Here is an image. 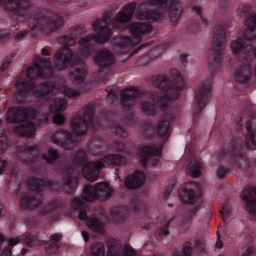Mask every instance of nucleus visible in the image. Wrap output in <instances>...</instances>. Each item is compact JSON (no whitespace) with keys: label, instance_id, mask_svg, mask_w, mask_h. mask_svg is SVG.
Instances as JSON below:
<instances>
[{"label":"nucleus","instance_id":"nucleus-1","mask_svg":"<svg viewBox=\"0 0 256 256\" xmlns=\"http://www.w3.org/2000/svg\"><path fill=\"white\" fill-rule=\"evenodd\" d=\"M52 68L50 60L44 56L42 58H36L34 61V66L28 68L24 77L21 74L16 84V98L20 102L25 100L26 95L30 92L38 96L50 95L54 90V86L48 81L42 82L39 87L34 89V78L38 76L48 78L52 74Z\"/></svg>","mask_w":256,"mask_h":256},{"label":"nucleus","instance_id":"nucleus-2","mask_svg":"<svg viewBox=\"0 0 256 256\" xmlns=\"http://www.w3.org/2000/svg\"><path fill=\"white\" fill-rule=\"evenodd\" d=\"M154 86L163 91V96L159 98L155 94H151L152 99L158 102L160 108L162 110H170L174 105L172 100L178 95V87L171 83L166 76H158Z\"/></svg>","mask_w":256,"mask_h":256},{"label":"nucleus","instance_id":"nucleus-3","mask_svg":"<svg viewBox=\"0 0 256 256\" xmlns=\"http://www.w3.org/2000/svg\"><path fill=\"white\" fill-rule=\"evenodd\" d=\"M112 192L109 185L106 183H97L94 186H86L83 190L82 198H74L72 203L74 209L83 208L85 202H90L96 198H106Z\"/></svg>","mask_w":256,"mask_h":256},{"label":"nucleus","instance_id":"nucleus-4","mask_svg":"<svg viewBox=\"0 0 256 256\" xmlns=\"http://www.w3.org/2000/svg\"><path fill=\"white\" fill-rule=\"evenodd\" d=\"M150 96L142 94L136 88H130L125 90L122 94L121 102L126 110L134 106L138 98L142 102V108L147 115H154L156 112L155 106L148 101Z\"/></svg>","mask_w":256,"mask_h":256},{"label":"nucleus","instance_id":"nucleus-5","mask_svg":"<svg viewBox=\"0 0 256 256\" xmlns=\"http://www.w3.org/2000/svg\"><path fill=\"white\" fill-rule=\"evenodd\" d=\"M126 161L125 156H123L121 154L107 155L98 161L96 168L92 170L94 168V165L93 163L89 164L85 168L84 174L88 180L94 182L98 178L100 170L102 167L110 164L122 166L125 164Z\"/></svg>","mask_w":256,"mask_h":256},{"label":"nucleus","instance_id":"nucleus-6","mask_svg":"<svg viewBox=\"0 0 256 256\" xmlns=\"http://www.w3.org/2000/svg\"><path fill=\"white\" fill-rule=\"evenodd\" d=\"M166 0H145L144 2V6L146 8L160 5L156 9H150L146 12L139 9L136 11L137 18L150 22L154 21L164 16L166 12Z\"/></svg>","mask_w":256,"mask_h":256},{"label":"nucleus","instance_id":"nucleus-7","mask_svg":"<svg viewBox=\"0 0 256 256\" xmlns=\"http://www.w3.org/2000/svg\"><path fill=\"white\" fill-rule=\"evenodd\" d=\"M224 40L225 36L224 30V24H216L214 26L212 47V48L214 63H210L208 64L210 66L213 68H216L218 64L222 62V60Z\"/></svg>","mask_w":256,"mask_h":256},{"label":"nucleus","instance_id":"nucleus-8","mask_svg":"<svg viewBox=\"0 0 256 256\" xmlns=\"http://www.w3.org/2000/svg\"><path fill=\"white\" fill-rule=\"evenodd\" d=\"M63 24V18L61 16L52 12H46L38 18L36 24L32 26V29L38 28L48 33L58 30Z\"/></svg>","mask_w":256,"mask_h":256},{"label":"nucleus","instance_id":"nucleus-9","mask_svg":"<svg viewBox=\"0 0 256 256\" xmlns=\"http://www.w3.org/2000/svg\"><path fill=\"white\" fill-rule=\"evenodd\" d=\"M81 58L78 54L71 50L69 47H64L57 51L54 60V66L58 70H62L74 64L80 62Z\"/></svg>","mask_w":256,"mask_h":256},{"label":"nucleus","instance_id":"nucleus-10","mask_svg":"<svg viewBox=\"0 0 256 256\" xmlns=\"http://www.w3.org/2000/svg\"><path fill=\"white\" fill-rule=\"evenodd\" d=\"M93 112L90 106H86L82 116L71 121L72 132L80 136L86 134L88 127L92 121Z\"/></svg>","mask_w":256,"mask_h":256},{"label":"nucleus","instance_id":"nucleus-11","mask_svg":"<svg viewBox=\"0 0 256 256\" xmlns=\"http://www.w3.org/2000/svg\"><path fill=\"white\" fill-rule=\"evenodd\" d=\"M130 36L128 38V44L133 46L142 42V38L152 31L150 24L146 22H132L128 26Z\"/></svg>","mask_w":256,"mask_h":256},{"label":"nucleus","instance_id":"nucleus-12","mask_svg":"<svg viewBox=\"0 0 256 256\" xmlns=\"http://www.w3.org/2000/svg\"><path fill=\"white\" fill-rule=\"evenodd\" d=\"M0 6L12 16H23L30 7V4L25 0H0Z\"/></svg>","mask_w":256,"mask_h":256},{"label":"nucleus","instance_id":"nucleus-13","mask_svg":"<svg viewBox=\"0 0 256 256\" xmlns=\"http://www.w3.org/2000/svg\"><path fill=\"white\" fill-rule=\"evenodd\" d=\"M51 140L53 142L60 145L66 150H70L78 142L77 136L72 135L70 132L64 130H60L54 133Z\"/></svg>","mask_w":256,"mask_h":256},{"label":"nucleus","instance_id":"nucleus-14","mask_svg":"<svg viewBox=\"0 0 256 256\" xmlns=\"http://www.w3.org/2000/svg\"><path fill=\"white\" fill-rule=\"evenodd\" d=\"M112 22L110 16H105L102 18L97 20L94 24V28L98 35L96 37V40L99 43L106 41L110 36V30L108 28Z\"/></svg>","mask_w":256,"mask_h":256},{"label":"nucleus","instance_id":"nucleus-15","mask_svg":"<svg viewBox=\"0 0 256 256\" xmlns=\"http://www.w3.org/2000/svg\"><path fill=\"white\" fill-rule=\"evenodd\" d=\"M210 85L207 83H202L199 86L196 96V102L194 110L195 114H199L204 108L210 96Z\"/></svg>","mask_w":256,"mask_h":256},{"label":"nucleus","instance_id":"nucleus-16","mask_svg":"<svg viewBox=\"0 0 256 256\" xmlns=\"http://www.w3.org/2000/svg\"><path fill=\"white\" fill-rule=\"evenodd\" d=\"M135 4H130L128 5L124 10L116 15V18L112 22L114 26L118 28H120L121 24L130 21L135 9Z\"/></svg>","mask_w":256,"mask_h":256},{"label":"nucleus","instance_id":"nucleus-17","mask_svg":"<svg viewBox=\"0 0 256 256\" xmlns=\"http://www.w3.org/2000/svg\"><path fill=\"white\" fill-rule=\"evenodd\" d=\"M42 203L41 194L32 192L24 195L21 198V206L24 209H32L38 208Z\"/></svg>","mask_w":256,"mask_h":256},{"label":"nucleus","instance_id":"nucleus-18","mask_svg":"<svg viewBox=\"0 0 256 256\" xmlns=\"http://www.w3.org/2000/svg\"><path fill=\"white\" fill-rule=\"evenodd\" d=\"M78 171L74 168L67 169L64 175L63 186L68 192H72L73 188L78 180Z\"/></svg>","mask_w":256,"mask_h":256},{"label":"nucleus","instance_id":"nucleus-19","mask_svg":"<svg viewBox=\"0 0 256 256\" xmlns=\"http://www.w3.org/2000/svg\"><path fill=\"white\" fill-rule=\"evenodd\" d=\"M45 183L46 184V186L51 188L52 189L57 190L60 188V186L59 182H48L36 178H32L29 179L28 186L30 190H37L38 192V193L40 194L41 190L45 186Z\"/></svg>","mask_w":256,"mask_h":256},{"label":"nucleus","instance_id":"nucleus-20","mask_svg":"<svg viewBox=\"0 0 256 256\" xmlns=\"http://www.w3.org/2000/svg\"><path fill=\"white\" fill-rule=\"evenodd\" d=\"M95 36L93 34H88L82 37L79 41L78 50L81 56H87L93 52L94 48L92 42H94Z\"/></svg>","mask_w":256,"mask_h":256},{"label":"nucleus","instance_id":"nucleus-21","mask_svg":"<svg viewBox=\"0 0 256 256\" xmlns=\"http://www.w3.org/2000/svg\"><path fill=\"white\" fill-rule=\"evenodd\" d=\"M94 62L100 66H108L114 62L112 54L106 49L98 50L95 54Z\"/></svg>","mask_w":256,"mask_h":256},{"label":"nucleus","instance_id":"nucleus-22","mask_svg":"<svg viewBox=\"0 0 256 256\" xmlns=\"http://www.w3.org/2000/svg\"><path fill=\"white\" fill-rule=\"evenodd\" d=\"M72 163L76 166H82V174L83 176L88 180L84 174L85 168L89 165V164L93 163L94 165V168L92 170L97 168L96 162H88L87 156L85 152L82 150H79L74 152L72 156Z\"/></svg>","mask_w":256,"mask_h":256},{"label":"nucleus","instance_id":"nucleus-23","mask_svg":"<svg viewBox=\"0 0 256 256\" xmlns=\"http://www.w3.org/2000/svg\"><path fill=\"white\" fill-rule=\"evenodd\" d=\"M162 148L160 146L154 145L144 146L140 148V154L143 163L146 164L147 160L152 156H160Z\"/></svg>","mask_w":256,"mask_h":256},{"label":"nucleus","instance_id":"nucleus-24","mask_svg":"<svg viewBox=\"0 0 256 256\" xmlns=\"http://www.w3.org/2000/svg\"><path fill=\"white\" fill-rule=\"evenodd\" d=\"M246 29L244 32V38L250 40L256 36V14H250L246 21Z\"/></svg>","mask_w":256,"mask_h":256},{"label":"nucleus","instance_id":"nucleus-25","mask_svg":"<svg viewBox=\"0 0 256 256\" xmlns=\"http://www.w3.org/2000/svg\"><path fill=\"white\" fill-rule=\"evenodd\" d=\"M144 178L143 172H138L130 176L126 179V186L129 188H138L144 184Z\"/></svg>","mask_w":256,"mask_h":256},{"label":"nucleus","instance_id":"nucleus-26","mask_svg":"<svg viewBox=\"0 0 256 256\" xmlns=\"http://www.w3.org/2000/svg\"><path fill=\"white\" fill-rule=\"evenodd\" d=\"M247 134L245 136L244 145L246 148L252 150L256 149V136L252 130L250 122L247 121L246 124Z\"/></svg>","mask_w":256,"mask_h":256},{"label":"nucleus","instance_id":"nucleus-27","mask_svg":"<svg viewBox=\"0 0 256 256\" xmlns=\"http://www.w3.org/2000/svg\"><path fill=\"white\" fill-rule=\"evenodd\" d=\"M251 76V68L248 64L240 67L236 72V80L241 82L248 81Z\"/></svg>","mask_w":256,"mask_h":256},{"label":"nucleus","instance_id":"nucleus-28","mask_svg":"<svg viewBox=\"0 0 256 256\" xmlns=\"http://www.w3.org/2000/svg\"><path fill=\"white\" fill-rule=\"evenodd\" d=\"M35 129L34 125L31 120L16 126L14 128V132L20 135L27 136L32 135Z\"/></svg>","mask_w":256,"mask_h":256},{"label":"nucleus","instance_id":"nucleus-29","mask_svg":"<svg viewBox=\"0 0 256 256\" xmlns=\"http://www.w3.org/2000/svg\"><path fill=\"white\" fill-rule=\"evenodd\" d=\"M30 118H32L31 122L36 126L42 123L46 122L48 119V114H44L40 110L32 109L30 110Z\"/></svg>","mask_w":256,"mask_h":256},{"label":"nucleus","instance_id":"nucleus-30","mask_svg":"<svg viewBox=\"0 0 256 256\" xmlns=\"http://www.w3.org/2000/svg\"><path fill=\"white\" fill-rule=\"evenodd\" d=\"M86 74V72L83 70L78 68L72 72L70 75V78L72 80L74 85L80 86L79 89L83 88L82 84L84 83V78Z\"/></svg>","mask_w":256,"mask_h":256},{"label":"nucleus","instance_id":"nucleus-31","mask_svg":"<svg viewBox=\"0 0 256 256\" xmlns=\"http://www.w3.org/2000/svg\"><path fill=\"white\" fill-rule=\"evenodd\" d=\"M170 118L165 116L161 118L156 126V132L161 136L167 134L170 126Z\"/></svg>","mask_w":256,"mask_h":256},{"label":"nucleus","instance_id":"nucleus-32","mask_svg":"<svg viewBox=\"0 0 256 256\" xmlns=\"http://www.w3.org/2000/svg\"><path fill=\"white\" fill-rule=\"evenodd\" d=\"M179 0H170L168 6V14L171 21L176 22L181 14V10L178 8V4Z\"/></svg>","mask_w":256,"mask_h":256},{"label":"nucleus","instance_id":"nucleus-33","mask_svg":"<svg viewBox=\"0 0 256 256\" xmlns=\"http://www.w3.org/2000/svg\"><path fill=\"white\" fill-rule=\"evenodd\" d=\"M114 118L115 116L114 114L103 113L100 115L98 122L102 126L110 130L115 123Z\"/></svg>","mask_w":256,"mask_h":256},{"label":"nucleus","instance_id":"nucleus-34","mask_svg":"<svg viewBox=\"0 0 256 256\" xmlns=\"http://www.w3.org/2000/svg\"><path fill=\"white\" fill-rule=\"evenodd\" d=\"M87 224L90 230L97 234H102L104 232L103 224L96 218H90L87 220Z\"/></svg>","mask_w":256,"mask_h":256},{"label":"nucleus","instance_id":"nucleus-35","mask_svg":"<svg viewBox=\"0 0 256 256\" xmlns=\"http://www.w3.org/2000/svg\"><path fill=\"white\" fill-rule=\"evenodd\" d=\"M122 244L118 240H113L109 242L107 256H121Z\"/></svg>","mask_w":256,"mask_h":256},{"label":"nucleus","instance_id":"nucleus-36","mask_svg":"<svg viewBox=\"0 0 256 256\" xmlns=\"http://www.w3.org/2000/svg\"><path fill=\"white\" fill-rule=\"evenodd\" d=\"M231 48L232 52L238 55L240 54H244L248 52V49L244 46L242 40L240 39L232 41Z\"/></svg>","mask_w":256,"mask_h":256},{"label":"nucleus","instance_id":"nucleus-37","mask_svg":"<svg viewBox=\"0 0 256 256\" xmlns=\"http://www.w3.org/2000/svg\"><path fill=\"white\" fill-rule=\"evenodd\" d=\"M67 106V102L64 98H56L51 104V110L54 112L64 110Z\"/></svg>","mask_w":256,"mask_h":256},{"label":"nucleus","instance_id":"nucleus-38","mask_svg":"<svg viewBox=\"0 0 256 256\" xmlns=\"http://www.w3.org/2000/svg\"><path fill=\"white\" fill-rule=\"evenodd\" d=\"M200 164L196 160H192L188 167V172L192 177L198 176L200 172Z\"/></svg>","mask_w":256,"mask_h":256},{"label":"nucleus","instance_id":"nucleus-39","mask_svg":"<svg viewBox=\"0 0 256 256\" xmlns=\"http://www.w3.org/2000/svg\"><path fill=\"white\" fill-rule=\"evenodd\" d=\"M60 92L70 98L78 96L81 94L79 90L74 88L73 87L65 84L62 86L60 88Z\"/></svg>","mask_w":256,"mask_h":256},{"label":"nucleus","instance_id":"nucleus-40","mask_svg":"<svg viewBox=\"0 0 256 256\" xmlns=\"http://www.w3.org/2000/svg\"><path fill=\"white\" fill-rule=\"evenodd\" d=\"M44 158L48 162L56 164V162L60 158V156L56 150L50 148L47 154H44Z\"/></svg>","mask_w":256,"mask_h":256},{"label":"nucleus","instance_id":"nucleus-41","mask_svg":"<svg viewBox=\"0 0 256 256\" xmlns=\"http://www.w3.org/2000/svg\"><path fill=\"white\" fill-rule=\"evenodd\" d=\"M242 141L240 139L236 138L233 140L230 144V154L241 156L242 154Z\"/></svg>","mask_w":256,"mask_h":256},{"label":"nucleus","instance_id":"nucleus-42","mask_svg":"<svg viewBox=\"0 0 256 256\" xmlns=\"http://www.w3.org/2000/svg\"><path fill=\"white\" fill-rule=\"evenodd\" d=\"M18 156L20 158H24L22 156L24 154L30 153V152L36 151V147L34 144H24L20 146L18 148Z\"/></svg>","mask_w":256,"mask_h":256},{"label":"nucleus","instance_id":"nucleus-43","mask_svg":"<svg viewBox=\"0 0 256 256\" xmlns=\"http://www.w3.org/2000/svg\"><path fill=\"white\" fill-rule=\"evenodd\" d=\"M23 114V111H18L17 108H10L7 112V119L12 122H19L20 119L18 115Z\"/></svg>","mask_w":256,"mask_h":256},{"label":"nucleus","instance_id":"nucleus-44","mask_svg":"<svg viewBox=\"0 0 256 256\" xmlns=\"http://www.w3.org/2000/svg\"><path fill=\"white\" fill-rule=\"evenodd\" d=\"M154 124L149 122H144L140 128L142 134L146 136H150L154 132Z\"/></svg>","mask_w":256,"mask_h":256},{"label":"nucleus","instance_id":"nucleus-45","mask_svg":"<svg viewBox=\"0 0 256 256\" xmlns=\"http://www.w3.org/2000/svg\"><path fill=\"white\" fill-rule=\"evenodd\" d=\"M92 256H104L105 254L104 246L100 243L94 244L91 248Z\"/></svg>","mask_w":256,"mask_h":256},{"label":"nucleus","instance_id":"nucleus-46","mask_svg":"<svg viewBox=\"0 0 256 256\" xmlns=\"http://www.w3.org/2000/svg\"><path fill=\"white\" fill-rule=\"evenodd\" d=\"M181 198L183 201L187 203L193 202L195 200L194 192L191 189L186 188L181 195Z\"/></svg>","mask_w":256,"mask_h":256},{"label":"nucleus","instance_id":"nucleus-47","mask_svg":"<svg viewBox=\"0 0 256 256\" xmlns=\"http://www.w3.org/2000/svg\"><path fill=\"white\" fill-rule=\"evenodd\" d=\"M194 247L198 251H204L206 250L204 240L203 238H198L194 242Z\"/></svg>","mask_w":256,"mask_h":256},{"label":"nucleus","instance_id":"nucleus-48","mask_svg":"<svg viewBox=\"0 0 256 256\" xmlns=\"http://www.w3.org/2000/svg\"><path fill=\"white\" fill-rule=\"evenodd\" d=\"M114 126L111 128L112 132L116 134L120 135L122 136H124L125 132L124 130L120 126L118 125L117 124L114 123Z\"/></svg>","mask_w":256,"mask_h":256},{"label":"nucleus","instance_id":"nucleus-49","mask_svg":"<svg viewBox=\"0 0 256 256\" xmlns=\"http://www.w3.org/2000/svg\"><path fill=\"white\" fill-rule=\"evenodd\" d=\"M18 111H23L24 114H20L18 115V117H20V122L21 121H23L25 120H28V118H30V110H28L24 108L18 109Z\"/></svg>","mask_w":256,"mask_h":256},{"label":"nucleus","instance_id":"nucleus-50","mask_svg":"<svg viewBox=\"0 0 256 256\" xmlns=\"http://www.w3.org/2000/svg\"><path fill=\"white\" fill-rule=\"evenodd\" d=\"M229 172V170L228 168H224L223 166H218L216 174L217 176L220 178H224Z\"/></svg>","mask_w":256,"mask_h":256},{"label":"nucleus","instance_id":"nucleus-51","mask_svg":"<svg viewBox=\"0 0 256 256\" xmlns=\"http://www.w3.org/2000/svg\"><path fill=\"white\" fill-rule=\"evenodd\" d=\"M192 252V244L186 242L184 245L182 250V256H190Z\"/></svg>","mask_w":256,"mask_h":256},{"label":"nucleus","instance_id":"nucleus-52","mask_svg":"<svg viewBox=\"0 0 256 256\" xmlns=\"http://www.w3.org/2000/svg\"><path fill=\"white\" fill-rule=\"evenodd\" d=\"M64 118L60 114H58L53 116L54 123L58 124H62L64 123Z\"/></svg>","mask_w":256,"mask_h":256},{"label":"nucleus","instance_id":"nucleus-53","mask_svg":"<svg viewBox=\"0 0 256 256\" xmlns=\"http://www.w3.org/2000/svg\"><path fill=\"white\" fill-rule=\"evenodd\" d=\"M37 236H28L26 240V242L28 246H31L37 242Z\"/></svg>","mask_w":256,"mask_h":256},{"label":"nucleus","instance_id":"nucleus-54","mask_svg":"<svg viewBox=\"0 0 256 256\" xmlns=\"http://www.w3.org/2000/svg\"><path fill=\"white\" fill-rule=\"evenodd\" d=\"M176 84H174L175 86L178 87V90H180V88L183 86L184 84V80L182 77V76L180 74H178L177 77L174 80Z\"/></svg>","mask_w":256,"mask_h":256},{"label":"nucleus","instance_id":"nucleus-55","mask_svg":"<svg viewBox=\"0 0 256 256\" xmlns=\"http://www.w3.org/2000/svg\"><path fill=\"white\" fill-rule=\"evenodd\" d=\"M230 0H219V8L225 10L230 6Z\"/></svg>","mask_w":256,"mask_h":256},{"label":"nucleus","instance_id":"nucleus-56","mask_svg":"<svg viewBox=\"0 0 256 256\" xmlns=\"http://www.w3.org/2000/svg\"><path fill=\"white\" fill-rule=\"evenodd\" d=\"M134 251L130 248L126 246L124 249V252L121 256H133Z\"/></svg>","mask_w":256,"mask_h":256},{"label":"nucleus","instance_id":"nucleus-57","mask_svg":"<svg viewBox=\"0 0 256 256\" xmlns=\"http://www.w3.org/2000/svg\"><path fill=\"white\" fill-rule=\"evenodd\" d=\"M256 251V248L252 246L248 247L243 252L242 256H250L252 254Z\"/></svg>","mask_w":256,"mask_h":256},{"label":"nucleus","instance_id":"nucleus-58","mask_svg":"<svg viewBox=\"0 0 256 256\" xmlns=\"http://www.w3.org/2000/svg\"><path fill=\"white\" fill-rule=\"evenodd\" d=\"M220 212L222 214L223 218H224V216L230 213V208L228 204H224L222 207V210Z\"/></svg>","mask_w":256,"mask_h":256},{"label":"nucleus","instance_id":"nucleus-59","mask_svg":"<svg viewBox=\"0 0 256 256\" xmlns=\"http://www.w3.org/2000/svg\"><path fill=\"white\" fill-rule=\"evenodd\" d=\"M248 7L244 5H240L238 6V10L240 16L245 12L248 11Z\"/></svg>","mask_w":256,"mask_h":256},{"label":"nucleus","instance_id":"nucleus-60","mask_svg":"<svg viewBox=\"0 0 256 256\" xmlns=\"http://www.w3.org/2000/svg\"><path fill=\"white\" fill-rule=\"evenodd\" d=\"M174 186L171 184L170 186H168L166 187L165 192H164V196L166 199H168V196L170 195V194L172 191L173 189Z\"/></svg>","mask_w":256,"mask_h":256},{"label":"nucleus","instance_id":"nucleus-61","mask_svg":"<svg viewBox=\"0 0 256 256\" xmlns=\"http://www.w3.org/2000/svg\"><path fill=\"white\" fill-rule=\"evenodd\" d=\"M169 222H168L164 225L161 227L160 230V233L164 234V236L167 235L168 234V226Z\"/></svg>","mask_w":256,"mask_h":256},{"label":"nucleus","instance_id":"nucleus-62","mask_svg":"<svg viewBox=\"0 0 256 256\" xmlns=\"http://www.w3.org/2000/svg\"><path fill=\"white\" fill-rule=\"evenodd\" d=\"M115 144L116 146H114V148H115L116 151L122 150L124 149V144L120 142H116Z\"/></svg>","mask_w":256,"mask_h":256},{"label":"nucleus","instance_id":"nucleus-63","mask_svg":"<svg viewBox=\"0 0 256 256\" xmlns=\"http://www.w3.org/2000/svg\"><path fill=\"white\" fill-rule=\"evenodd\" d=\"M62 236L60 234H52L50 236V238L52 240H54L55 242H59L62 238Z\"/></svg>","mask_w":256,"mask_h":256},{"label":"nucleus","instance_id":"nucleus-64","mask_svg":"<svg viewBox=\"0 0 256 256\" xmlns=\"http://www.w3.org/2000/svg\"><path fill=\"white\" fill-rule=\"evenodd\" d=\"M12 250L8 248H4L2 252H0V256H11Z\"/></svg>","mask_w":256,"mask_h":256}]
</instances>
